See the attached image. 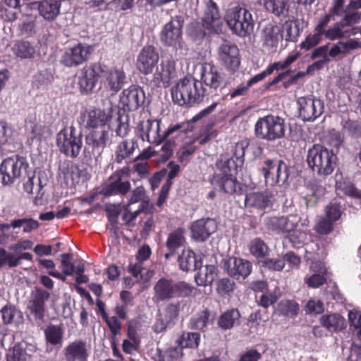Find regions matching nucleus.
<instances>
[{
  "label": "nucleus",
  "instance_id": "obj_1",
  "mask_svg": "<svg viewBox=\"0 0 361 361\" xmlns=\"http://www.w3.org/2000/svg\"><path fill=\"white\" fill-rule=\"evenodd\" d=\"M338 157L332 149L321 145H314L308 149L307 163L319 176L326 177L333 173L337 166Z\"/></svg>",
  "mask_w": 361,
  "mask_h": 361
},
{
  "label": "nucleus",
  "instance_id": "obj_2",
  "mask_svg": "<svg viewBox=\"0 0 361 361\" xmlns=\"http://www.w3.org/2000/svg\"><path fill=\"white\" fill-rule=\"evenodd\" d=\"M224 20L231 30L239 37H247L254 30L251 13L239 5L231 4L225 11Z\"/></svg>",
  "mask_w": 361,
  "mask_h": 361
},
{
  "label": "nucleus",
  "instance_id": "obj_3",
  "mask_svg": "<svg viewBox=\"0 0 361 361\" xmlns=\"http://www.w3.org/2000/svg\"><path fill=\"white\" fill-rule=\"evenodd\" d=\"M204 95L201 84L194 78H184L171 89L172 99L180 106L200 102Z\"/></svg>",
  "mask_w": 361,
  "mask_h": 361
},
{
  "label": "nucleus",
  "instance_id": "obj_4",
  "mask_svg": "<svg viewBox=\"0 0 361 361\" xmlns=\"http://www.w3.org/2000/svg\"><path fill=\"white\" fill-rule=\"evenodd\" d=\"M285 132V121L279 116L269 115L260 118L255 124L257 136L268 141L283 137Z\"/></svg>",
  "mask_w": 361,
  "mask_h": 361
},
{
  "label": "nucleus",
  "instance_id": "obj_5",
  "mask_svg": "<svg viewBox=\"0 0 361 361\" xmlns=\"http://www.w3.org/2000/svg\"><path fill=\"white\" fill-rule=\"evenodd\" d=\"M160 123L161 121L157 119L142 121L137 125V133L143 141L159 145L180 128V125H175L169 127L161 134L160 133Z\"/></svg>",
  "mask_w": 361,
  "mask_h": 361
},
{
  "label": "nucleus",
  "instance_id": "obj_6",
  "mask_svg": "<svg viewBox=\"0 0 361 361\" xmlns=\"http://www.w3.org/2000/svg\"><path fill=\"white\" fill-rule=\"evenodd\" d=\"M29 166L26 159L13 155L4 159L0 164V180L3 185H10L25 174Z\"/></svg>",
  "mask_w": 361,
  "mask_h": 361
},
{
  "label": "nucleus",
  "instance_id": "obj_7",
  "mask_svg": "<svg viewBox=\"0 0 361 361\" xmlns=\"http://www.w3.org/2000/svg\"><path fill=\"white\" fill-rule=\"evenodd\" d=\"M267 185L274 186L284 183L288 178V167L282 160H264L259 166Z\"/></svg>",
  "mask_w": 361,
  "mask_h": 361
},
{
  "label": "nucleus",
  "instance_id": "obj_8",
  "mask_svg": "<svg viewBox=\"0 0 361 361\" xmlns=\"http://www.w3.org/2000/svg\"><path fill=\"white\" fill-rule=\"evenodd\" d=\"M94 51V47L87 43L78 42L65 48L60 63L68 68L77 67L86 62Z\"/></svg>",
  "mask_w": 361,
  "mask_h": 361
},
{
  "label": "nucleus",
  "instance_id": "obj_9",
  "mask_svg": "<svg viewBox=\"0 0 361 361\" xmlns=\"http://www.w3.org/2000/svg\"><path fill=\"white\" fill-rule=\"evenodd\" d=\"M82 145L80 135H77L74 127L64 128L56 136V146L67 157H77Z\"/></svg>",
  "mask_w": 361,
  "mask_h": 361
},
{
  "label": "nucleus",
  "instance_id": "obj_10",
  "mask_svg": "<svg viewBox=\"0 0 361 361\" xmlns=\"http://www.w3.org/2000/svg\"><path fill=\"white\" fill-rule=\"evenodd\" d=\"M176 60L173 56H166L161 59L159 66L154 74V80L159 86L169 87L178 77Z\"/></svg>",
  "mask_w": 361,
  "mask_h": 361
},
{
  "label": "nucleus",
  "instance_id": "obj_11",
  "mask_svg": "<svg viewBox=\"0 0 361 361\" xmlns=\"http://www.w3.org/2000/svg\"><path fill=\"white\" fill-rule=\"evenodd\" d=\"M183 23L181 17L176 16L164 26L160 39L164 45L181 48Z\"/></svg>",
  "mask_w": 361,
  "mask_h": 361
},
{
  "label": "nucleus",
  "instance_id": "obj_12",
  "mask_svg": "<svg viewBox=\"0 0 361 361\" xmlns=\"http://www.w3.org/2000/svg\"><path fill=\"white\" fill-rule=\"evenodd\" d=\"M218 56L221 64L232 73L238 70L240 64V51L238 47L224 42L218 49Z\"/></svg>",
  "mask_w": 361,
  "mask_h": 361
},
{
  "label": "nucleus",
  "instance_id": "obj_13",
  "mask_svg": "<svg viewBox=\"0 0 361 361\" xmlns=\"http://www.w3.org/2000/svg\"><path fill=\"white\" fill-rule=\"evenodd\" d=\"M130 171L128 168H123L116 171L110 178V183L104 189L105 195H125L130 189L129 182Z\"/></svg>",
  "mask_w": 361,
  "mask_h": 361
},
{
  "label": "nucleus",
  "instance_id": "obj_14",
  "mask_svg": "<svg viewBox=\"0 0 361 361\" xmlns=\"http://www.w3.org/2000/svg\"><path fill=\"white\" fill-rule=\"evenodd\" d=\"M297 104L299 116L304 121H314L324 111V103L311 97H299Z\"/></svg>",
  "mask_w": 361,
  "mask_h": 361
},
{
  "label": "nucleus",
  "instance_id": "obj_15",
  "mask_svg": "<svg viewBox=\"0 0 361 361\" xmlns=\"http://www.w3.org/2000/svg\"><path fill=\"white\" fill-rule=\"evenodd\" d=\"M104 72V67L100 63H94L84 68L78 79V85L82 94H89L93 92L99 77Z\"/></svg>",
  "mask_w": 361,
  "mask_h": 361
},
{
  "label": "nucleus",
  "instance_id": "obj_16",
  "mask_svg": "<svg viewBox=\"0 0 361 361\" xmlns=\"http://www.w3.org/2000/svg\"><path fill=\"white\" fill-rule=\"evenodd\" d=\"M150 255V247L148 245H143L138 250L136 256L137 262L129 265V272L138 281L145 283L153 276V271L142 267V262L147 260Z\"/></svg>",
  "mask_w": 361,
  "mask_h": 361
},
{
  "label": "nucleus",
  "instance_id": "obj_17",
  "mask_svg": "<svg viewBox=\"0 0 361 361\" xmlns=\"http://www.w3.org/2000/svg\"><path fill=\"white\" fill-rule=\"evenodd\" d=\"M104 72L101 75L105 87L113 93L120 91L126 82V75L122 66H114L107 68L105 66Z\"/></svg>",
  "mask_w": 361,
  "mask_h": 361
},
{
  "label": "nucleus",
  "instance_id": "obj_18",
  "mask_svg": "<svg viewBox=\"0 0 361 361\" xmlns=\"http://www.w3.org/2000/svg\"><path fill=\"white\" fill-rule=\"evenodd\" d=\"M159 59V56L156 49L152 46H146L137 56V68L142 74L149 75L152 73Z\"/></svg>",
  "mask_w": 361,
  "mask_h": 361
},
{
  "label": "nucleus",
  "instance_id": "obj_19",
  "mask_svg": "<svg viewBox=\"0 0 361 361\" xmlns=\"http://www.w3.org/2000/svg\"><path fill=\"white\" fill-rule=\"evenodd\" d=\"M217 225L212 219H201L190 226L191 236L197 241H204L216 231Z\"/></svg>",
  "mask_w": 361,
  "mask_h": 361
},
{
  "label": "nucleus",
  "instance_id": "obj_20",
  "mask_svg": "<svg viewBox=\"0 0 361 361\" xmlns=\"http://www.w3.org/2000/svg\"><path fill=\"white\" fill-rule=\"evenodd\" d=\"M280 27L274 23H267L262 30L263 47L269 53L276 51L279 42L283 37L280 34Z\"/></svg>",
  "mask_w": 361,
  "mask_h": 361
},
{
  "label": "nucleus",
  "instance_id": "obj_21",
  "mask_svg": "<svg viewBox=\"0 0 361 361\" xmlns=\"http://www.w3.org/2000/svg\"><path fill=\"white\" fill-rule=\"evenodd\" d=\"M224 268L231 276L239 280L245 279L250 274L252 265L247 260L229 257L224 263Z\"/></svg>",
  "mask_w": 361,
  "mask_h": 361
},
{
  "label": "nucleus",
  "instance_id": "obj_22",
  "mask_svg": "<svg viewBox=\"0 0 361 361\" xmlns=\"http://www.w3.org/2000/svg\"><path fill=\"white\" fill-rule=\"evenodd\" d=\"M145 99V93L139 87L134 85L130 86L128 89L122 92L121 96V104L127 108L128 111H134L143 103Z\"/></svg>",
  "mask_w": 361,
  "mask_h": 361
},
{
  "label": "nucleus",
  "instance_id": "obj_23",
  "mask_svg": "<svg viewBox=\"0 0 361 361\" xmlns=\"http://www.w3.org/2000/svg\"><path fill=\"white\" fill-rule=\"evenodd\" d=\"M109 132L110 127L92 129L85 137L86 145L100 154L109 140Z\"/></svg>",
  "mask_w": 361,
  "mask_h": 361
},
{
  "label": "nucleus",
  "instance_id": "obj_24",
  "mask_svg": "<svg viewBox=\"0 0 361 361\" xmlns=\"http://www.w3.org/2000/svg\"><path fill=\"white\" fill-rule=\"evenodd\" d=\"M202 21L203 27L209 32H216L221 30L222 22L218 7L214 1H208Z\"/></svg>",
  "mask_w": 361,
  "mask_h": 361
},
{
  "label": "nucleus",
  "instance_id": "obj_25",
  "mask_svg": "<svg viewBox=\"0 0 361 361\" xmlns=\"http://www.w3.org/2000/svg\"><path fill=\"white\" fill-rule=\"evenodd\" d=\"M201 80L204 85L216 90L222 83L223 78L216 66L206 63L202 66Z\"/></svg>",
  "mask_w": 361,
  "mask_h": 361
},
{
  "label": "nucleus",
  "instance_id": "obj_26",
  "mask_svg": "<svg viewBox=\"0 0 361 361\" xmlns=\"http://www.w3.org/2000/svg\"><path fill=\"white\" fill-rule=\"evenodd\" d=\"M111 118V115L104 110L91 109L85 116L86 126L91 129L110 127L109 123Z\"/></svg>",
  "mask_w": 361,
  "mask_h": 361
},
{
  "label": "nucleus",
  "instance_id": "obj_27",
  "mask_svg": "<svg viewBox=\"0 0 361 361\" xmlns=\"http://www.w3.org/2000/svg\"><path fill=\"white\" fill-rule=\"evenodd\" d=\"M47 350H51L53 348L59 349L63 341V329L61 326L50 324L44 330Z\"/></svg>",
  "mask_w": 361,
  "mask_h": 361
},
{
  "label": "nucleus",
  "instance_id": "obj_28",
  "mask_svg": "<svg viewBox=\"0 0 361 361\" xmlns=\"http://www.w3.org/2000/svg\"><path fill=\"white\" fill-rule=\"evenodd\" d=\"M49 293L44 290L38 291L30 301L28 308L35 319L43 320L45 314V302Z\"/></svg>",
  "mask_w": 361,
  "mask_h": 361
},
{
  "label": "nucleus",
  "instance_id": "obj_29",
  "mask_svg": "<svg viewBox=\"0 0 361 361\" xmlns=\"http://www.w3.org/2000/svg\"><path fill=\"white\" fill-rule=\"evenodd\" d=\"M64 355L67 361H86L88 356L86 344L82 341L72 342L65 348Z\"/></svg>",
  "mask_w": 361,
  "mask_h": 361
},
{
  "label": "nucleus",
  "instance_id": "obj_30",
  "mask_svg": "<svg viewBox=\"0 0 361 361\" xmlns=\"http://www.w3.org/2000/svg\"><path fill=\"white\" fill-rule=\"evenodd\" d=\"M127 336L128 338L123 341L122 349L126 353L132 354L138 350L140 345V338L137 332L136 326L133 322L128 324Z\"/></svg>",
  "mask_w": 361,
  "mask_h": 361
},
{
  "label": "nucleus",
  "instance_id": "obj_31",
  "mask_svg": "<svg viewBox=\"0 0 361 361\" xmlns=\"http://www.w3.org/2000/svg\"><path fill=\"white\" fill-rule=\"evenodd\" d=\"M321 325L331 332H338L345 327V319L338 314H326L319 319Z\"/></svg>",
  "mask_w": 361,
  "mask_h": 361
},
{
  "label": "nucleus",
  "instance_id": "obj_32",
  "mask_svg": "<svg viewBox=\"0 0 361 361\" xmlns=\"http://www.w3.org/2000/svg\"><path fill=\"white\" fill-rule=\"evenodd\" d=\"M179 267L183 271L195 270L201 266L202 262L198 260L195 253L190 249H184L178 259Z\"/></svg>",
  "mask_w": 361,
  "mask_h": 361
},
{
  "label": "nucleus",
  "instance_id": "obj_33",
  "mask_svg": "<svg viewBox=\"0 0 361 361\" xmlns=\"http://www.w3.org/2000/svg\"><path fill=\"white\" fill-rule=\"evenodd\" d=\"M61 1L43 0L39 3L38 10L40 15L46 20H54L59 13Z\"/></svg>",
  "mask_w": 361,
  "mask_h": 361
},
{
  "label": "nucleus",
  "instance_id": "obj_34",
  "mask_svg": "<svg viewBox=\"0 0 361 361\" xmlns=\"http://www.w3.org/2000/svg\"><path fill=\"white\" fill-rule=\"evenodd\" d=\"M245 203L247 207L265 209L271 205V197L264 192H252L246 195Z\"/></svg>",
  "mask_w": 361,
  "mask_h": 361
},
{
  "label": "nucleus",
  "instance_id": "obj_35",
  "mask_svg": "<svg viewBox=\"0 0 361 361\" xmlns=\"http://www.w3.org/2000/svg\"><path fill=\"white\" fill-rule=\"evenodd\" d=\"M259 4L269 12L279 17L288 11V0H259Z\"/></svg>",
  "mask_w": 361,
  "mask_h": 361
},
{
  "label": "nucleus",
  "instance_id": "obj_36",
  "mask_svg": "<svg viewBox=\"0 0 361 361\" xmlns=\"http://www.w3.org/2000/svg\"><path fill=\"white\" fill-rule=\"evenodd\" d=\"M154 297L159 300H163L174 297L173 282L161 279L159 280L154 288Z\"/></svg>",
  "mask_w": 361,
  "mask_h": 361
},
{
  "label": "nucleus",
  "instance_id": "obj_37",
  "mask_svg": "<svg viewBox=\"0 0 361 361\" xmlns=\"http://www.w3.org/2000/svg\"><path fill=\"white\" fill-rule=\"evenodd\" d=\"M335 179L336 189L338 193L343 192L346 195L355 198L361 197V192L356 189L350 182L343 178L341 173H336L335 175Z\"/></svg>",
  "mask_w": 361,
  "mask_h": 361
},
{
  "label": "nucleus",
  "instance_id": "obj_38",
  "mask_svg": "<svg viewBox=\"0 0 361 361\" xmlns=\"http://www.w3.org/2000/svg\"><path fill=\"white\" fill-rule=\"evenodd\" d=\"M335 179L336 189L338 193L343 192L346 195L355 198L361 197V192L356 189L350 182L343 178L341 173H336L335 175Z\"/></svg>",
  "mask_w": 361,
  "mask_h": 361
},
{
  "label": "nucleus",
  "instance_id": "obj_39",
  "mask_svg": "<svg viewBox=\"0 0 361 361\" xmlns=\"http://www.w3.org/2000/svg\"><path fill=\"white\" fill-rule=\"evenodd\" d=\"M295 217H274L269 220V227L277 233H290L295 227Z\"/></svg>",
  "mask_w": 361,
  "mask_h": 361
},
{
  "label": "nucleus",
  "instance_id": "obj_40",
  "mask_svg": "<svg viewBox=\"0 0 361 361\" xmlns=\"http://www.w3.org/2000/svg\"><path fill=\"white\" fill-rule=\"evenodd\" d=\"M217 276V269L214 264L206 265L200 269L195 276V281L198 286H206L211 284Z\"/></svg>",
  "mask_w": 361,
  "mask_h": 361
},
{
  "label": "nucleus",
  "instance_id": "obj_41",
  "mask_svg": "<svg viewBox=\"0 0 361 361\" xmlns=\"http://www.w3.org/2000/svg\"><path fill=\"white\" fill-rule=\"evenodd\" d=\"M183 355L181 349L172 347L162 351L157 348L152 355L154 361H177Z\"/></svg>",
  "mask_w": 361,
  "mask_h": 361
},
{
  "label": "nucleus",
  "instance_id": "obj_42",
  "mask_svg": "<svg viewBox=\"0 0 361 361\" xmlns=\"http://www.w3.org/2000/svg\"><path fill=\"white\" fill-rule=\"evenodd\" d=\"M240 312L236 309H232L223 313L218 321L219 327L223 329H230L239 324Z\"/></svg>",
  "mask_w": 361,
  "mask_h": 361
},
{
  "label": "nucleus",
  "instance_id": "obj_43",
  "mask_svg": "<svg viewBox=\"0 0 361 361\" xmlns=\"http://www.w3.org/2000/svg\"><path fill=\"white\" fill-rule=\"evenodd\" d=\"M200 341V335L194 332H183L176 340V344L183 348H197Z\"/></svg>",
  "mask_w": 361,
  "mask_h": 361
},
{
  "label": "nucleus",
  "instance_id": "obj_44",
  "mask_svg": "<svg viewBox=\"0 0 361 361\" xmlns=\"http://www.w3.org/2000/svg\"><path fill=\"white\" fill-rule=\"evenodd\" d=\"M184 233V229L177 228L169 233L166 245L171 251V255H173L176 250L185 243Z\"/></svg>",
  "mask_w": 361,
  "mask_h": 361
},
{
  "label": "nucleus",
  "instance_id": "obj_45",
  "mask_svg": "<svg viewBox=\"0 0 361 361\" xmlns=\"http://www.w3.org/2000/svg\"><path fill=\"white\" fill-rule=\"evenodd\" d=\"M14 54L21 59L33 58L36 54L35 47L27 42H20L16 43L13 48Z\"/></svg>",
  "mask_w": 361,
  "mask_h": 361
},
{
  "label": "nucleus",
  "instance_id": "obj_46",
  "mask_svg": "<svg viewBox=\"0 0 361 361\" xmlns=\"http://www.w3.org/2000/svg\"><path fill=\"white\" fill-rule=\"evenodd\" d=\"M249 250L251 254L257 258H263L267 255L269 247L260 238L253 239L250 245Z\"/></svg>",
  "mask_w": 361,
  "mask_h": 361
},
{
  "label": "nucleus",
  "instance_id": "obj_47",
  "mask_svg": "<svg viewBox=\"0 0 361 361\" xmlns=\"http://www.w3.org/2000/svg\"><path fill=\"white\" fill-rule=\"evenodd\" d=\"M343 212V208L336 201L329 202L324 209L325 216L334 223L341 219Z\"/></svg>",
  "mask_w": 361,
  "mask_h": 361
},
{
  "label": "nucleus",
  "instance_id": "obj_48",
  "mask_svg": "<svg viewBox=\"0 0 361 361\" xmlns=\"http://www.w3.org/2000/svg\"><path fill=\"white\" fill-rule=\"evenodd\" d=\"M29 358L30 355L19 343L16 344L6 354V361H27Z\"/></svg>",
  "mask_w": 361,
  "mask_h": 361
},
{
  "label": "nucleus",
  "instance_id": "obj_49",
  "mask_svg": "<svg viewBox=\"0 0 361 361\" xmlns=\"http://www.w3.org/2000/svg\"><path fill=\"white\" fill-rule=\"evenodd\" d=\"M134 150L133 144L125 140L118 144L116 150L115 160L121 163L123 160L130 157Z\"/></svg>",
  "mask_w": 361,
  "mask_h": 361
},
{
  "label": "nucleus",
  "instance_id": "obj_50",
  "mask_svg": "<svg viewBox=\"0 0 361 361\" xmlns=\"http://www.w3.org/2000/svg\"><path fill=\"white\" fill-rule=\"evenodd\" d=\"M221 190L228 194H233L240 188L236 179L231 176H224L219 181Z\"/></svg>",
  "mask_w": 361,
  "mask_h": 361
},
{
  "label": "nucleus",
  "instance_id": "obj_51",
  "mask_svg": "<svg viewBox=\"0 0 361 361\" xmlns=\"http://www.w3.org/2000/svg\"><path fill=\"white\" fill-rule=\"evenodd\" d=\"M11 226L14 228L23 226L24 233H30L32 231L36 230L39 224L35 219L24 218L13 220L11 223Z\"/></svg>",
  "mask_w": 361,
  "mask_h": 361
},
{
  "label": "nucleus",
  "instance_id": "obj_52",
  "mask_svg": "<svg viewBox=\"0 0 361 361\" xmlns=\"http://www.w3.org/2000/svg\"><path fill=\"white\" fill-rule=\"evenodd\" d=\"M350 326L357 330V336L361 340V311L353 309L348 312Z\"/></svg>",
  "mask_w": 361,
  "mask_h": 361
},
{
  "label": "nucleus",
  "instance_id": "obj_53",
  "mask_svg": "<svg viewBox=\"0 0 361 361\" xmlns=\"http://www.w3.org/2000/svg\"><path fill=\"white\" fill-rule=\"evenodd\" d=\"M218 135V131L213 128V124L205 126L202 128L198 141L200 144L204 145L215 138Z\"/></svg>",
  "mask_w": 361,
  "mask_h": 361
},
{
  "label": "nucleus",
  "instance_id": "obj_54",
  "mask_svg": "<svg viewBox=\"0 0 361 361\" xmlns=\"http://www.w3.org/2000/svg\"><path fill=\"white\" fill-rule=\"evenodd\" d=\"M249 142L244 139L238 142L234 147L233 157L236 159V165H242L244 161L245 150L248 147Z\"/></svg>",
  "mask_w": 361,
  "mask_h": 361
},
{
  "label": "nucleus",
  "instance_id": "obj_55",
  "mask_svg": "<svg viewBox=\"0 0 361 361\" xmlns=\"http://www.w3.org/2000/svg\"><path fill=\"white\" fill-rule=\"evenodd\" d=\"M209 312L208 310H203L197 314L192 319V327L199 330L204 329L208 323Z\"/></svg>",
  "mask_w": 361,
  "mask_h": 361
},
{
  "label": "nucleus",
  "instance_id": "obj_56",
  "mask_svg": "<svg viewBox=\"0 0 361 361\" xmlns=\"http://www.w3.org/2000/svg\"><path fill=\"white\" fill-rule=\"evenodd\" d=\"M334 223L326 216L323 217L315 225V231L322 235L329 234L334 230Z\"/></svg>",
  "mask_w": 361,
  "mask_h": 361
},
{
  "label": "nucleus",
  "instance_id": "obj_57",
  "mask_svg": "<svg viewBox=\"0 0 361 361\" xmlns=\"http://www.w3.org/2000/svg\"><path fill=\"white\" fill-rule=\"evenodd\" d=\"M286 41H293L298 35V28L293 20H287L283 25Z\"/></svg>",
  "mask_w": 361,
  "mask_h": 361
},
{
  "label": "nucleus",
  "instance_id": "obj_58",
  "mask_svg": "<svg viewBox=\"0 0 361 361\" xmlns=\"http://www.w3.org/2000/svg\"><path fill=\"white\" fill-rule=\"evenodd\" d=\"M322 35L317 32H315V33L312 35H308L305 40L300 43V48L305 49L306 51L311 49L319 44L322 40Z\"/></svg>",
  "mask_w": 361,
  "mask_h": 361
},
{
  "label": "nucleus",
  "instance_id": "obj_59",
  "mask_svg": "<svg viewBox=\"0 0 361 361\" xmlns=\"http://www.w3.org/2000/svg\"><path fill=\"white\" fill-rule=\"evenodd\" d=\"M345 25L342 23L341 20L334 25L333 27L329 28L324 33L326 37L330 40L340 39L343 37V28Z\"/></svg>",
  "mask_w": 361,
  "mask_h": 361
},
{
  "label": "nucleus",
  "instance_id": "obj_60",
  "mask_svg": "<svg viewBox=\"0 0 361 361\" xmlns=\"http://www.w3.org/2000/svg\"><path fill=\"white\" fill-rule=\"evenodd\" d=\"M61 265L60 268L63 271V275L72 276L75 271V266L71 262L70 255L62 254L61 255Z\"/></svg>",
  "mask_w": 361,
  "mask_h": 361
},
{
  "label": "nucleus",
  "instance_id": "obj_61",
  "mask_svg": "<svg viewBox=\"0 0 361 361\" xmlns=\"http://www.w3.org/2000/svg\"><path fill=\"white\" fill-rule=\"evenodd\" d=\"M174 297H185L192 293L194 288L185 282L173 283Z\"/></svg>",
  "mask_w": 361,
  "mask_h": 361
},
{
  "label": "nucleus",
  "instance_id": "obj_62",
  "mask_svg": "<svg viewBox=\"0 0 361 361\" xmlns=\"http://www.w3.org/2000/svg\"><path fill=\"white\" fill-rule=\"evenodd\" d=\"M6 264L10 267H15L18 265V260L15 259L13 254L7 252L4 249L0 247V267Z\"/></svg>",
  "mask_w": 361,
  "mask_h": 361
},
{
  "label": "nucleus",
  "instance_id": "obj_63",
  "mask_svg": "<svg viewBox=\"0 0 361 361\" xmlns=\"http://www.w3.org/2000/svg\"><path fill=\"white\" fill-rule=\"evenodd\" d=\"M281 311L286 315H295L299 310L298 305L292 300H282L279 303Z\"/></svg>",
  "mask_w": 361,
  "mask_h": 361
},
{
  "label": "nucleus",
  "instance_id": "obj_64",
  "mask_svg": "<svg viewBox=\"0 0 361 361\" xmlns=\"http://www.w3.org/2000/svg\"><path fill=\"white\" fill-rule=\"evenodd\" d=\"M361 20V12L346 11L344 17L342 18V23L346 26H350L353 24H357Z\"/></svg>",
  "mask_w": 361,
  "mask_h": 361
}]
</instances>
